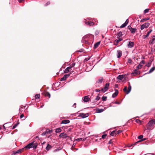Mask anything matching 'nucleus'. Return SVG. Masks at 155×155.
Listing matches in <instances>:
<instances>
[{
  "label": "nucleus",
  "instance_id": "1",
  "mask_svg": "<svg viewBox=\"0 0 155 155\" xmlns=\"http://www.w3.org/2000/svg\"><path fill=\"white\" fill-rule=\"evenodd\" d=\"M37 147V145H35L33 142H31L25 147L23 148L25 150H27L30 149L31 148H33L34 149H35Z\"/></svg>",
  "mask_w": 155,
  "mask_h": 155
},
{
  "label": "nucleus",
  "instance_id": "2",
  "mask_svg": "<svg viewBox=\"0 0 155 155\" xmlns=\"http://www.w3.org/2000/svg\"><path fill=\"white\" fill-rule=\"evenodd\" d=\"M129 86L128 87V90H127V87L126 86L123 89L124 92H126V94H128L131 91V87L129 82Z\"/></svg>",
  "mask_w": 155,
  "mask_h": 155
},
{
  "label": "nucleus",
  "instance_id": "3",
  "mask_svg": "<svg viewBox=\"0 0 155 155\" xmlns=\"http://www.w3.org/2000/svg\"><path fill=\"white\" fill-rule=\"evenodd\" d=\"M88 37V36H87V35L83 37L82 40V42L84 43L87 44H89V42L88 41V39H87Z\"/></svg>",
  "mask_w": 155,
  "mask_h": 155
},
{
  "label": "nucleus",
  "instance_id": "4",
  "mask_svg": "<svg viewBox=\"0 0 155 155\" xmlns=\"http://www.w3.org/2000/svg\"><path fill=\"white\" fill-rule=\"evenodd\" d=\"M150 24V23L148 22H146L144 24L141 25L140 29L141 30H142L144 28H148Z\"/></svg>",
  "mask_w": 155,
  "mask_h": 155
},
{
  "label": "nucleus",
  "instance_id": "5",
  "mask_svg": "<svg viewBox=\"0 0 155 155\" xmlns=\"http://www.w3.org/2000/svg\"><path fill=\"white\" fill-rule=\"evenodd\" d=\"M145 63V61L143 60H142L140 63V64H138L137 67V70L141 69L142 66H143V65Z\"/></svg>",
  "mask_w": 155,
  "mask_h": 155
},
{
  "label": "nucleus",
  "instance_id": "6",
  "mask_svg": "<svg viewBox=\"0 0 155 155\" xmlns=\"http://www.w3.org/2000/svg\"><path fill=\"white\" fill-rule=\"evenodd\" d=\"M140 73V72L136 68V69L134 70V71L131 73V74L132 75L136 76L137 75L139 74Z\"/></svg>",
  "mask_w": 155,
  "mask_h": 155
},
{
  "label": "nucleus",
  "instance_id": "7",
  "mask_svg": "<svg viewBox=\"0 0 155 155\" xmlns=\"http://www.w3.org/2000/svg\"><path fill=\"white\" fill-rule=\"evenodd\" d=\"M24 150V148H22L19 149L17 151H14L13 153L12 154V155H15L18 153H20L22 152Z\"/></svg>",
  "mask_w": 155,
  "mask_h": 155
},
{
  "label": "nucleus",
  "instance_id": "8",
  "mask_svg": "<svg viewBox=\"0 0 155 155\" xmlns=\"http://www.w3.org/2000/svg\"><path fill=\"white\" fill-rule=\"evenodd\" d=\"M59 137L60 138H62L63 139H64L68 137L66 133H62L60 134Z\"/></svg>",
  "mask_w": 155,
  "mask_h": 155
},
{
  "label": "nucleus",
  "instance_id": "9",
  "mask_svg": "<svg viewBox=\"0 0 155 155\" xmlns=\"http://www.w3.org/2000/svg\"><path fill=\"white\" fill-rule=\"evenodd\" d=\"M79 116L81 117L82 118H84L88 117L89 116V114L88 113L84 114L81 113L80 114Z\"/></svg>",
  "mask_w": 155,
  "mask_h": 155
},
{
  "label": "nucleus",
  "instance_id": "10",
  "mask_svg": "<svg viewBox=\"0 0 155 155\" xmlns=\"http://www.w3.org/2000/svg\"><path fill=\"white\" fill-rule=\"evenodd\" d=\"M155 124V120H150L148 123V125L150 127H152Z\"/></svg>",
  "mask_w": 155,
  "mask_h": 155
},
{
  "label": "nucleus",
  "instance_id": "11",
  "mask_svg": "<svg viewBox=\"0 0 155 155\" xmlns=\"http://www.w3.org/2000/svg\"><path fill=\"white\" fill-rule=\"evenodd\" d=\"M152 30L150 29V30L147 32L146 35H144L143 36V38L145 39L147 38L149 36L150 34L152 32Z\"/></svg>",
  "mask_w": 155,
  "mask_h": 155
},
{
  "label": "nucleus",
  "instance_id": "12",
  "mask_svg": "<svg viewBox=\"0 0 155 155\" xmlns=\"http://www.w3.org/2000/svg\"><path fill=\"white\" fill-rule=\"evenodd\" d=\"M122 39L121 38H119L118 39H116L114 41V44L115 45H117L118 43L120 41H121Z\"/></svg>",
  "mask_w": 155,
  "mask_h": 155
},
{
  "label": "nucleus",
  "instance_id": "13",
  "mask_svg": "<svg viewBox=\"0 0 155 155\" xmlns=\"http://www.w3.org/2000/svg\"><path fill=\"white\" fill-rule=\"evenodd\" d=\"M134 43L133 42L130 41L129 42L128 44L127 45L128 47L130 48H131L133 47L134 46Z\"/></svg>",
  "mask_w": 155,
  "mask_h": 155
},
{
  "label": "nucleus",
  "instance_id": "14",
  "mask_svg": "<svg viewBox=\"0 0 155 155\" xmlns=\"http://www.w3.org/2000/svg\"><path fill=\"white\" fill-rule=\"evenodd\" d=\"M90 98L88 96H85L84 97L83 100L84 102H87L89 101Z\"/></svg>",
  "mask_w": 155,
  "mask_h": 155
},
{
  "label": "nucleus",
  "instance_id": "15",
  "mask_svg": "<svg viewBox=\"0 0 155 155\" xmlns=\"http://www.w3.org/2000/svg\"><path fill=\"white\" fill-rule=\"evenodd\" d=\"M122 51L120 50H118L117 51V57L119 58L122 56Z\"/></svg>",
  "mask_w": 155,
  "mask_h": 155
},
{
  "label": "nucleus",
  "instance_id": "16",
  "mask_svg": "<svg viewBox=\"0 0 155 155\" xmlns=\"http://www.w3.org/2000/svg\"><path fill=\"white\" fill-rule=\"evenodd\" d=\"M87 36H88V38H87V39H88V41L89 43V42L91 41L90 39L91 38H92L94 36H93L91 35H87Z\"/></svg>",
  "mask_w": 155,
  "mask_h": 155
},
{
  "label": "nucleus",
  "instance_id": "17",
  "mask_svg": "<svg viewBox=\"0 0 155 155\" xmlns=\"http://www.w3.org/2000/svg\"><path fill=\"white\" fill-rule=\"evenodd\" d=\"M85 24L87 25L90 26L93 25L94 24V23L92 21L85 22Z\"/></svg>",
  "mask_w": 155,
  "mask_h": 155
},
{
  "label": "nucleus",
  "instance_id": "18",
  "mask_svg": "<svg viewBox=\"0 0 155 155\" xmlns=\"http://www.w3.org/2000/svg\"><path fill=\"white\" fill-rule=\"evenodd\" d=\"M118 94V91L117 90H115V92L112 94V97L113 98L115 97Z\"/></svg>",
  "mask_w": 155,
  "mask_h": 155
},
{
  "label": "nucleus",
  "instance_id": "19",
  "mask_svg": "<svg viewBox=\"0 0 155 155\" xmlns=\"http://www.w3.org/2000/svg\"><path fill=\"white\" fill-rule=\"evenodd\" d=\"M101 91L104 93L107 91V83L105 84L104 87L101 89Z\"/></svg>",
  "mask_w": 155,
  "mask_h": 155
},
{
  "label": "nucleus",
  "instance_id": "20",
  "mask_svg": "<svg viewBox=\"0 0 155 155\" xmlns=\"http://www.w3.org/2000/svg\"><path fill=\"white\" fill-rule=\"evenodd\" d=\"M70 122V121L69 120H64L62 121L61 124H68Z\"/></svg>",
  "mask_w": 155,
  "mask_h": 155
},
{
  "label": "nucleus",
  "instance_id": "21",
  "mask_svg": "<svg viewBox=\"0 0 155 155\" xmlns=\"http://www.w3.org/2000/svg\"><path fill=\"white\" fill-rule=\"evenodd\" d=\"M71 69H70V68L67 67L64 71V73H67L69 71H71Z\"/></svg>",
  "mask_w": 155,
  "mask_h": 155
},
{
  "label": "nucleus",
  "instance_id": "22",
  "mask_svg": "<svg viewBox=\"0 0 155 155\" xmlns=\"http://www.w3.org/2000/svg\"><path fill=\"white\" fill-rule=\"evenodd\" d=\"M124 77V75H120L117 77L118 79L120 80H122Z\"/></svg>",
  "mask_w": 155,
  "mask_h": 155
},
{
  "label": "nucleus",
  "instance_id": "23",
  "mask_svg": "<svg viewBox=\"0 0 155 155\" xmlns=\"http://www.w3.org/2000/svg\"><path fill=\"white\" fill-rule=\"evenodd\" d=\"M116 132V130H114L110 133V135L112 136H116L117 134Z\"/></svg>",
  "mask_w": 155,
  "mask_h": 155
},
{
  "label": "nucleus",
  "instance_id": "24",
  "mask_svg": "<svg viewBox=\"0 0 155 155\" xmlns=\"http://www.w3.org/2000/svg\"><path fill=\"white\" fill-rule=\"evenodd\" d=\"M100 42H97V43H96L94 45V48H97L98 46L100 44Z\"/></svg>",
  "mask_w": 155,
  "mask_h": 155
},
{
  "label": "nucleus",
  "instance_id": "25",
  "mask_svg": "<svg viewBox=\"0 0 155 155\" xmlns=\"http://www.w3.org/2000/svg\"><path fill=\"white\" fill-rule=\"evenodd\" d=\"M103 79L102 78H100L96 82V84H97L98 83H101L103 81Z\"/></svg>",
  "mask_w": 155,
  "mask_h": 155
},
{
  "label": "nucleus",
  "instance_id": "26",
  "mask_svg": "<svg viewBox=\"0 0 155 155\" xmlns=\"http://www.w3.org/2000/svg\"><path fill=\"white\" fill-rule=\"evenodd\" d=\"M104 110L103 109L97 108L96 109V112L97 113H100L102 112Z\"/></svg>",
  "mask_w": 155,
  "mask_h": 155
},
{
  "label": "nucleus",
  "instance_id": "27",
  "mask_svg": "<svg viewBox=\"0 0 155 155\" xmlns=\"http://www.w3.org/2000/svg\"><path fill=\"white\" fill-rule=\"evenodd\" d=\"M51 148H52L51 146L49 144H48L47 145L46 148V149L47 150H49L51 149Z\"/></svg>",
  "mask_w": 155,
  "mask_h": 155
},
{
  "label": "nucleus",
  "instance_id": "28",
  "mask_svg": "<svg viewBox=\"0 0 155 155\" xmlns=\"http://www.w3.org/2000/svg\"><path fill=\"white\" fill-rule=\"evenodd\" d=\"M155 67H153L152 68H151L150 69L149 71L147 73V74H149L151 73V72H153L155 70Z\"/></svg>",
  "mask_w": 155,
  "mask_h": 155
},
{
  "label": "nucleus",
  "instance_id": "29",
  "mask_svg": "<svg viewBox=\"0 0 155 155\" xmlns=\"http://www.w3.org/2000/svg\"><path fill=\"white\" fill-rule=\"evenodd\" d=\"M136 30L137 29L136 28H132L130 29V31L131 33H134L135 32Z\"/></svg>",
  "mask_w": 155,
  "mask_h": 155
},
{
  "label": "nucleus",
  "instance_id": "30",
  "mask_svg": "<svg viewBox=\"0 0 155 155\" xmlns=\"http://www.w3.org/2000/svg\"><path fill=\"white\" fill-rule=\"evenodd\" d=\"M61 129L60 128H58L56 129L55 132L56 133H59V132H61Z\"/></svg>",
  "mask_w": 155,
  "mask_h": 155
},
{
  "label": "nucleus",
  "instance_id": "31",
  "mask_svg": "<svg viewBox=\"0 0 155 155\" xmlns=\"http://www.w3.org/2000/svg\"><path fill=\"white\" fill-rule=\"evenodd\" d=\"M149 18H143L140 21V22H143L145 21H146L147 20H149Z\"/></svg>",
  "mask_w": 155,
  "mask_h": 155
},
{
  "label": "nucleus",
  "instance_id": "32",
  "mask_svg": "<svg viewBox=\"0 0 155 155\" xmlns=\"http://www.w3.org/2000/svg\"><path fill=\"white\" fill-rule=\"evenodd\" d=\"M61 149V148H60L56 149L54 150V151H53V152L54 153H55V152H58V151H59Z\"/></svg>",
  "mask_w": 155,
  "mask_h": 155
},
{
  "label": "nucleus",
  "instance_id": "33",
  "mask_svg": "<svg viewBox=\"0 0 155 155\" xmlns=\"http://www.w3.org/2000/svg\"><path fill=\"white\" fill-rule=\"evenodd\" d=\"M127 25V24H126V23H124L123 24L121 25L120 26V28H124Z\"/></svg>",
  "mask_w": 155,
  "mask_h": 155
},
{
  "label": "nucleus",
  "instance_id": "34",
  "mask_svg": "<svg viewBox=\"0 0 155 155\" xmlns=\"http://www.w3.org/2000/svg\"><path fill=\"white\" fill-rule=\"evenodd\" d=\"M83 140V138H78L77 139H75L74 140V141H77L78 142H79L80 141H81V140Z\"/></svg>",
  "mask_w": 155,
  "mask_h": 155
},
{
  "label": "nucleus",
  "instance_id": "35",
  "mask_svg": "<svg viewBox=\"0 0 155 155\" xmlns=\"http://www.w3.org/2000/svg\"><path fill=\"white\" fill-rule=\"evenodd\" d=\"M45 96H48L49 97V98L50 97V94L48 92H46L45 93Z\"/></svg>",
  "mask_w": 155,
  "mask_h": 155
},
{
  "label": "nucleus",
  "instance_id": "36",
  "mask_svg": "<svg viewBox=\"0 0 155 155\" xmlns=\"http://www.w3.org/2000/svg\"><path fill=\"white\" fill-rule=\"evenodd\" d=\"M51 132H52V131L51 130H46V133L47 134H51Z\"/></svg>",
  "mask_w": 155,
  "mask_h": 155
},
{
  "label": "nucleus",
  "instance_id": "37",
  "mask_svg": "<svg viewBox=\"0 0 155 155\" xmlns=\"http://www.w3.org/2000/svg\"><path fill=\"white\" fill-rule=\"evenodd\" d=\"M66 78L64 76L63 77H62V78H61V80H60V81H65L66 80Z\"/></svg>",
  "mask_w": 155,
  "mask_h": 155
},
{
  "label": "nucleus",
  "instance_id": "38",
  "mask_svg": "<svg viewBox=\"0 0 155 155\" xmlns=\"http://www.w3.org/2000/svg\"><path fill=\"white\" fill-rule=\"evenodd\" d=\"M149 9H145L144 11V13L145 14L148 12Z\"/></svg>",
  "mask_w": 155,
  "mask_h": 155
},
{
  "label": "nucleus",
  "instance_id": "39",
  "mask_svg": "<svg viewBox=\"0 0 155 155\" xmlns=\"http://www.w3.org/2000/svg\"><path fill=\"white\" fill-rule=\"evenodd\" d=\"M35 98H40V95L39 94H37L35 95Z\"/></svg>",
  "mask_w": 155,
  "mask_h": 155
},
{
  "label": "nucleus",
  "instance_id": "40",
  "mask_svg": "<svg viewBox=\"0 0 155 155\" xmlns=\"http://www.w3.org/2000/svg\"><path fill=\"white\" fill-rule=\"evenodd\" d=\"M70 74H66L64 75V76L67 79V78H68L70 76Z\"/></svg>",
  "mask_w": 155,
  "mask_h": 155
},
{
  "label": "nucleus",
  "instance_id": "41",
  "mask_svg": "<svg viewBox=\"0 0 155 155\" xmlns=\"http://www.w3.org/2000/svg\"><path fill=\"white\" fill-rule=\"evenodd\" d=\"M102 100L105 101L107 99V97L103 96L102 97Z\"/></svg>",
  "mask_w": 155,
  "mask_h": 155
},
{
  "label": "nucleus",
  "instance_id": "42",
  "mask_svg": "<svg viewBox=\"0 0 155 155\" xmlns=\"http://www.w3.org/2000/svg\"><path fill=\"white\" fill-rule=\"evenodd\" d=\"M151 64V62H149L147 64H146V66H147V67H150Z\"/></svg>",
  "mask_w": 155,
  "mask_h": 155
},
{
  "label": "nucleus",
  "instance_id": "43",
  "mask_svg": "<svg viewBox=\"0 0 155 155\" xmlns=\"http://www.w3.org/2000/svg\"><path fill=\"white\" fill-rule=\"evenodd\" d=\"M143 137V135H140L138 137V138L140 139H142Z\"/></svg>",
  "mask_w": 155,
  "mask_h": 155
},
{
  "label": "nucleus",
  "instance_id": "44",
  "mask_svg": "<svg viewBox=\"0 0 155 155\" xmlns=\"http://www.w3.org/2000/svg\"><path fill=\"white\" fill-rule=\"evenodd\" d=\"M122 131L121 130H119L117 132H117L116 134H119L120 133H121Z\"/></svg>",
  "mask_w": 155,
  "mask_h": 155
},
{
  "label": "nucleus",
  "instance_id": "45",
  "mask_svg": "<svg viewBox=\"0 0 155 155\" xmlns=\"http://www.w3.org/2000/svg\"><path fill=\"white\" fill-rule=\"evenodd\" d=\"M107 136V134H104V135H103L102 136V137L103 139H104V138H105Z\"/></svg>",
  "mask_w": 155,
  "mask_h": 155
},
{
  "label": "nucleus",
  "instance_id": "46",
  "mask_svg": "<svg viewBox=\"0 0 155 155\" xmlns=\"http://www.w3.org/2000/svg\"><path fill=\"white\" fill-rule=\"evenodd\" d=\"M128 62L129 63H131L132 62V60L130 59H129L128 60Z\"/></svg>",
  "mask_w": 155,
  "mask_h": 155
},
{
  "label": "nucleus",
  "instance_id": "47",
  "mask_svg": "<svg viewBox=\"0 0 155 155\" xmlns=\"http://www.w3.org/2000/svg\"><path fill=\"white\" fill-rule=\"evenodd\" d=\"M17 126V124H15L13 127H12V129H15L16 127V126Z\"/></svg>",
  "mask_w": 155,
  "mask_h": 155
},
{
  "label": "nucleus",
  "instance_id": "48",
  "mask_svg": "<svg viewBox=\"0 0 155 155\" xmlns=\"http://www.w3.org/2000/svg\"><path fill=\"white\" fill-rule=\"evenodd\" d=\"M112 140H110L109 141V142H108V144H112Z\"/></svg>",
  "mask_w": 155,
  "mask_h": 155
},
{
  "label": "nucleus",
  "instance_id": "49",
  "mask_svg": "<svg viewBox=\"0 0 155 155\" xmlns=\"http://www.w3.org/2000/svg\"><path fill=\"white\" fill-rule=\"evenodd\" d=\"M136 121L137 123H139V122H141V121L140 120H138V119H137L136 120Z\"/></svg>",
  "mask_w": 155,
  "mask_h": 155
},
{
  "label": "nucleus",
  "instance_id": "50",
  "mask_svg": "<svg viewBox=\"0 0 155 155\" xmlns=\"http://www.w3.org/2000/svg\"><path fill=\"white\" fill-rule=\"evenodd\" d=\"M50 4V2H48L45 5V6H46L47 5Z\"/></svg>",
  "mask_w": 155,
  "mask_h": 155
},
{
  "label": "nucleus",
  "instance_id": "51",
  "mask_svg": "<svg viewBox=\"0 0 155 155\" xmlns=\"http://www.w3.org/2000/svg\"><path fill=\"white\" fill-rule=\"evenodd\" d=\"M46 134H47V133H46V131L45 132H44L43 133H42L41 134V135L42 136H45Z\"/></svg>",
  "mask_w": 155,
  "mask_h": 155
},
{
  "label": "nucleus",
  "instance_id": "52",
  "mask_svg": "<svg viewBox=\"0 0 155 155\" xmlns=\"http://www.w3.org/2000/svg\"><path fill=\"white\" fill-rule=\"evenodd\" d=\"M155 40V36H153L152 38L153 41H154Z\"/></svg>",
  "mask_w": 155,
  "mask_h": 155
},
{
  "label": "nucleus",
  "instance_id": "53",
  "mask_svg": "<svg viewBox=\"0 0 155 155\" xmlns=\"http://www.w3.org/2000/svg\"><path fill=\"white\" fill-rule=\"evenodd\" d=\"M127 27H128V29H129L130 30L131 28H132L130 26H128Z\"/></svg>",
  "mask_w": 155,
  "mask_h": 155
},
{
  "label": "nucleus",
  "instance_id": "54",
  "mask_svg": "<svg viewBox=\"0 0 155 155\" xmlns=\"http://www.w3.org/2000/svg\"><path fill=\"white\" fill-rule=\"evenodd\" d=\"M76 103H74V104H73V106L74 107V108H76Z\"/></svg>",
  "mask_w": 155,
  "mask_h": 155
},
{
  "label": "nucleus",
  "instance_id": "55",
  "mask_svg": "<svg viewBox=\"0 0 155 155\" xmlns=\"http://www.w3.org/2000/svg\"><path fill=\"white\" fill-rule=\"evenodd\" d=\"M71 65L73 67L75 65V63H73Z\"/></svg>",
  "mask_w": 155,
  "mask_h": 155
},
{
  "label": "nucleus",
  "instance_id": "56",
  "mask_svg": "<svg viewBox=\"0 0 155 155\" xmlns=\"http://www.w3.org/2000/svg\"><path fill=\"white\" fill-rule=\"evenodd\" d=\"M128 19H127L125 21V23H126V24H127V25L128 22Z\"/></svg>",
  "mask_w": 155,
  "mask_h": 155
},
{
  "label": "nucleus",
  "instance_id": "57",
  "mask_svg": "<svg viewBox=\"0 0 155 155\" xmlns=\"http://www.w3.org/2000/svg\"><path fill=\"white\" fill-rule=\"evenodd\" d=\"M24 117V115L23 114H21V115H20V117L21 118H22V117Z\"/></svg>",
  "mask_w": 155,
  "mask_h": 155
},
{
  "label": "nucleus",
  "instance_id": "58",
  "mask_svg": "<svg viewBox=\"0 0 155 155\" xmlns=\"http://www.w3.org/2000/svg\"><path fill=\"white\" fill-rule=\"evenodd\" d=\"M153 41L152 40L151 41H150L149 43L150 44H153Z\"/></svg>",
  "mask_w": 155,
  "mask_h": 155
},
{
  "label": "nucleus",
  "instance_id": "59",
  "mask_svg": "<svg viewBox=\"0 0 155 155\" xmlns=\"http://www.w3.org/2000/svg\"><path fill=\"white\" fill-rule=\"evenodd\" d=\"M76 144V143H74L72 145V147H75V146Z\"/></svg>",
  "mask_w": 155,
  "mask_h": 155
},
{
  "label": "nucleus",
  "instance_id": "60",
  "mask_svg": "<svg viewBox=\"0 0 155 155\" xmlns=\"http://www.w3.org/2000/svg\"><path fill=\"white\" fill-rule=\"evenodd\" d=\"M122 32L121 31L119 32L118 33V35L120 36L121 35Z\"/></svg>",
  "mask_w": 155,
  "mask_h": 155
},
{
  "label": "nucleus",
  "instance_id": "61",
  "mask_svg": "<svg viewBox=\"0 0 155 155\" xmlns=\"http://www.w3.org/2000/svg\"><path fill=\"white\" fill-rule=\"evenodd\" d=\"M89 59H90L89 58H86L85 59L84 61H87L88 60H89Z\"/></svg>",
  "mask_w": 155,
  "mask_h": 155
},
{
  "label": "nucleus",
  "instance_id": "62",
  "mask_svg": "<svg viewBox=\"0 0 155 155\" xmlns=\"http://www.w3.org/2000/svg\"><path fill=\"white\" fill-rule=\"evenodd\" d=\"M115 103L116 104H120V103L118 102H117V101H116L115 102Z\"/></svg>",
  "mask_w": 155,
  "mask_h": 155
},
{
  "label": "nucleus",
  "instance_id": "63",
  "mask_svg": "<svg viewBox=\"0 0 155 155\" xmlns=\"http://www.w3.org/2000/svg\"><path fill=\"white\" fill-rule=\"evenodd\" d=\"M100 91V90L99 89H96V92H99Z\"/></svg>",
  "mask_w": 155,
  "mask_h": 155
},
{
  "label": "nucleus",
  "instance_id": "64",
  "mask_svg": "<svg viewBox=\"0 0 155 155\" xmlns=\"http://www.w3.org/2000/svg\"><path fill=\"white\" fill-rule=\"evenodd\" d=\"M68 68H70V69H71V68L73 67L71 65H70L69 67H68Z\"/></svg>",
  "mask_w": 155,
  "mask_h": 155
}]
</instances>
